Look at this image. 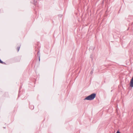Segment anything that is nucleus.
Returning a JSON list of instances; mask_svg holds the SVG:
<instances>
[{"label":"nucleus","instance_id":"f257e3e1","mask_svg":"<svg viewBox=\"0 0 133 133\" xmlns=\"http://www.w3.org/2000/svg\"><path fill=\"white\" fill-rule=\"evenodd\" d=\"M96 94L94 93L86 97L84 99V100H92L94 99L96 97Z\"/></svg>","mask_w":133,"mask_h":133},{"label":"nucleus","instance_id":"f03ea898","mask_svg":"<svg viewBox=\"0 0 133 133\" xmlns=\"http://www.w3.org/2000/svg\"><path fill=\"white\" fill-rule=\"evenodd\" d=\"M130 86L131 87H133V76L132 79L131 80Z\"/></svg>","mask_w":133,"mask_h":133},{"label":"nucleus","instance_id":"7ed1b4c3","mask_svg":"<svg viewBox=\"0 0 133 133\" xmlns=\"http://www.w3.org/2000/svg\"><path fill=\"white\" fill-rule=\"evenodd\" d=\"M0 63H2V64H6V63L5 62L2 61L1 59H0Z\"/></svg>","mask_w":133,"mask_h":133},{"label":"nucleus","instance_id":"20e7f679","mask_svg":"<svg viewBox=\"0 0 133 133\" xmlns=\"http://www.w3.org/2000/svg\"><path fill=\"white\" fill-rule=\"evenodd\" d=\"M29 108L31 109V110H32L34 109V106L33 105H31L29 106Z\"/></svg>","mask_w":133,"mask_h":133},{"label":"nucleus","instance_id":"39448f33","mask_svg":"<svg viewBox=\"0 0 133 133\" xmlns=\"http://www.w3.org/2000/svg\"><path fill=\"white\" fill-rule=\"evenodd\" d=\"M21 45H20V46H18L17 48V50L18 51V52L19 50L20 47Z\"/></svg>","mask_w":133,"mask_h":133},{"label":"nucleus","instance_id":"423d86ee","mask_svg":"<svg viewBox=\"0 0 133 133\" xmlns=\"http://www.w3.org/2000/svg\"><path fill=\"white\" fill-rule=\"evenodd\" d=\"M116 133H121L120 132H119V131H117Z\"/></svg>","mask_w":133,"mask_h":133},{"label":"nucleus","instance_id":"0eeeda50","mask_svg":"<svg viewBox=\"0 0 133 133\" xmlns=\"http://www.w3.org/2000/svg\"><path fill=\"white\" fill-rule=\"evenodd\" d=\"M39 61L40 60V56H39Z\"/></svg>","mask_w":133,"mask_h":133},{"label":"nucleus","instance_id":"6e6552de","mask_svg":"<svg viewBox=\"0 0 133 133\" xmlns=\"http://www.w3.org/2000/svg\"><path fill=\"white\" fill-rule=\"evenodd\" d=\"M39 51H38V52H37V55H39Z\"/></svg>","mask_w":133,"mask_h":133},{"label":"nucleus","instance_id":"1a4fd4ad","mask_svg":"<svg viewBox=\"0 0 133 133\" xmlns=\"http://www.w3.org/2000/svg\"><path fill=\"white\" fill-rule=\"evenodd\" d=\"M4 128H5V127H4Z\"/></svg>","mask_w":133,"mask_h":133}]
</instances>
